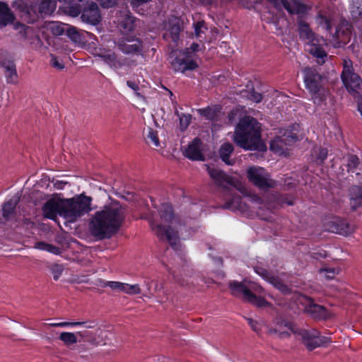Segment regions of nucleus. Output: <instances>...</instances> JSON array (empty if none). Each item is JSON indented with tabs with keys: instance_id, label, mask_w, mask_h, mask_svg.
Returning <instances> with one entry per match:
<instances>
[{
	"instance_id": "1",
	"label": "nucleus",
	"mask_w": 362,
	"mask_h": 362,
	"mask_svg": "<svg viewBox=\"0 0 362 362\" xmlns=\"http://www.w3.org/2000/svg\"><path fill=\"white\" fill-rule=\"evenodd\" d=\"M125 218V209L118 203L105 206L90 218L88 228L97 240L110 238L117 233Z\"/></svg>"
},
{
	"instance_id": "2",
	"label": "nucleus",
	"mask_w": 362,
	"mask_h": 362,
	"mask_svg": "<svg viewBox=\"0 0 362 362\" xmlns=\"http://www.w3.org/2000/svg\"><path fill=\"white\" fill-rule=\"evenodd\" d=\"M91 200V197L83 194L72 199H50L42 206L43 214L49 219H55L59 215L73 222L90 211Z\"/></svg>"
},
{
	"instance_id": "3",
	"label": "nucleus",
	"mask_w": 362,
	"mask_h": 362,
	"mask_svg": "<svg viewBox=\"0 0 362 362\" xmlns=\"http://www.w3.org/2000/svg\"><path fill=\"white\" fill-rule=\"evenodd\" d=\"M234 141L236 144L247 150H256L264 152L266 144L261 140L260 125L252 117L242 118L235 132Z\"/></svg>"
},
{
	"instance_id": "4",
	"label": "nucleus",
	"mask_w": 362,
	"mask_h": 362,
	"mask_svg": "<svg viewBox=\"0 0 362 362\" xmlns=\"http://www.w3.org/2000/svg\"><path fill=\"white\" fill-rule=\"evenodd\" d=\"M282 6L291 15H296V23L299 38L310 45L320 44V39L305 21L311 7L302 3L301 0H281Z\"/></svg>"
},
{
	"instance_id": "5",
	"label": "nucleus",
	"mask_w": 362,
	"mask_h": 362,
	"mask_svg": "<svg viewBox=\"0 0 362 362\" xmlns=\"http://www.w3.org/2000/svg\"><path fill=\"white\" fill-rule=\"evenodd\" d=\"M305 86L311 95L313 103L321 105L326 99L327 90L324 86V76L315 67L303 70Z\"/></svg>"
},
{
	"instance_id": "6",
	"label": "nucleus",
	"mask_w": 362,
	"mask_h": 362,
	"mask_svg": "<svg viewBox=\"0 0 362 362\" xmlns=\"http://www.w3.org/2000/svg\"><path fill=\"white\" fill-rule=\"evenodd\" d=\"M206 170L210 177L215 182L217 185L223 187V189L231 196L223 205V208L233 211H245L246 204L243 202L241 197L237 194H233L229 187H226V185L231 183V178L226 175L223 170L206 165Z\"/></svg>"
},
{
	"instance_id": "7",
	"label": "nucleus",
	"mask_w": 362,
	"mask_h": 362,
	"mask_svg": "<svg viewBox=\"0 0 362 362\" xmlns=\"http://www.w3.org/2000/svg\"><path fill=\"white\" fill-rule=\"evenodd\" d=\"M342 82L347 90L351 93H358L362 89V80L361 77L354 72L353 62L349 59L343 61V71L341 74Z\"/></svg>"
},
{
	"instance_id": "8",
	"label": "nucleus",
	"mask_w": 362,
	"mask_h": 362,
	"mask_svg": "<svg viewBox=\"0 0 362 362\" xmlns=\"http://www.w3.org/2000/svg\"><path fill=\"white\" fill-rule=\"evenodd\" d=\"M229 288L232 295L234 296H243L245 300L250 303L255 305L257 307H264L269 305V303L263 298L257 297L254 294L250 288H248L245 283L233 281L229 283Z\"/></svg>"
},
{
	"instance_id": "9",
	"label": "nucleus",
	"mask_w": 362,
	"mask_h": 362,
	"mask_svg": "<svg viewBox=\"0 0 362 362\" xmlns=\"http://www.w3.org/2000/svg\"><path fill=\"white\" fill-rule=\"evenodd\" d=\"M298 333L301 337L303 344L309 351L325 346L331 341L330 338L321 336L319 331L315 329H300Z\"/></svg>"
},
{
	"instance_id": "10",
	"label": "nucleus",
	"mask_w": 362,
	"mask_h": 362,
	"mask_svg": "<svg viewBox=\"0 0 362 362\" xmlns=\"http://www.w3.org/2000/svg\"><path fill=\"white\" fill-rule=\"evenodd\" d=\"M340 169L343 175L346 171L353 178L355 177L358 182H362V160L356 155L349 153L345 156L342 158Z\"/></svg>"
},
{
	"instance_id": "11",
	"label": "nucleus",
	"mask_w": 362,
	"mask_h": 362,
	"mask_svg": "<svg viewBox=\"0 0 362 362\" xmlns=\"http://www.w3.org/2000/svg\"><path fill=\"white\" fill-rule=\"evenodd\" d=\"M247 173L249 180L260 189L267 190L275 186V181L269 177L264 168L252 167Z\"/></svg>"
},
{
	"instance_id": "12",
	"label": "nucleus",
	"mask_w": 362,
	"mask_h": 362,
	"mask_svg": "<svg viewBox=\"0 0 362 362\" xmlns=\"http://www.w3.org/2000/svg\"><path fill=\"white\" fill-rule=\"evenodd\" d=\"M115 46L125 54H139L143 49L142 42L132 35H123L115 41Z\"/></svg>"
},
{
	"instance_id": "13",
	"label": "nucleus",
	"mask_w": 362,
	"mask_h": 362,
	"mask_svg": "<svg viewBox=\"0 0 362 362\" xmlns=\"http://www.w3.org/2000/svg\"><path fill=\"white\" fill-rule=\"evenodd\" d=\"M98 324L95 321H86V322H62L57 323H51L49 326L54 327H64L69 326H80L81 329L76 332L82 340L85 341H90L94 339L95 333L88 329H95Z\"/></svg>"
},
{
	"instance_id": "14",
	"label": "nucleus",
	"mask_w": 362,
	"mask_h": 362,
	"mask_svg": "<svg viewBox=\"0 0 362 362\" xmlns=\"http://www.w3.org/2000/svg\"><path fill=\"white\" fill-rule=\"evenodd\" d=\"M290 332H295L292 323L281 317H276L274 320V326L268 329L269 334L276 335L281 339L288 338L291 336Z\"/></svg>"
},
{
	"instance_id": "15",
	"label": "nucleus",
	"mask_w": 362,
	"mask_h": 362,
	"mask_svg": "<svg viewBox=\"0 0 362 362\" xmlns=\"http://www.w3.org/2000/svg\"><path fill=\"white\" fill-rule=\"evenodd\" d=\"M150 225L156 235L160 240L166 239L172 247H175L179 240L177 231L175 230L171 226H163L160 224H155L153 221H150Z\"/></svg>"
},
{
	"instance_id": "16",
	"label": "nucleus",
	"mask_w": 362,
	"mask_h": 362,
	"mask_svg": "<svg viewBox=\"0 0 362 362\" xmlns=\"http://www.w3.org/2000/svg\"><path fill=\"white\" fill-rule=\"evenodd\" d=\"M254 269L257 274L272 284L276 288L279 290L284 294H288L291 293V288L288 286V285L284 284L280 278L273 275L266 269L262 267H255Z\"/></svg>"
},
{
	"instance_id": "17",
	"label": "nucleus",
	"mask_w": 362,
	"mask_h": 362,
	"mask_svg": "<svg viewBox=\"0 0 362 362\" xmlns=\"http://www.w3.org/2000/svg\"><path fill=\"white\" fill-rule=\"evenodd\" d=\"M303 300L305 311L310 317L317 320H325L329 317V313L324 306L315 303L313 300L309 297L304 296Z\"/></svg>"
},
{
	"instance_id": "18",
	"label": "nucleus",
	"mask_w": 362,
	"mask_h": 362,
	"mask_svg": "<svg viewBox=\"0 0 362 362\" xmlns=\"http://www.w3.org/2000/svg\"><path fill=\"white\" fill-rule=\"evenodd\" d=\"M327 229L332 233L349 235L354 232L355 226L350 225L344 219L334 218L327 223Z\"/></svg>"
},
{
	"instance_id": "19",
	"label": "nucleus",
	"mask_w": 362,
	"mask_h": 362,
	"mask_svg": "<svg viewBox=\"0 0 362 362\" xmlns=\"http://www.w3.org/2000/svg\"><path fill=\"white\" fill-rule=\"evenodd\" d=\"M203 146L202 140L196 137L185 148L183 154L192 160H204V156L202 153Z\"/></svg>"
},
{
	"instance_id": "20",
	"label": "nucleus",
	"mask_w": 362,
	"mask_h": 362,
	"mask_svg": "<svg viewBox=\"0 0 362 362\" xmlns=\"http://www.w3.org/2000/svg\"><path fill=\"white\" fill-rule=\"evenodd\" d=\"M98 57L110 68L117 71L126 64V59L119 57L110 49L101 51L98 54Z\"/></svg>"
},
{
	"instance_id": "21",
	"label": "nucleus",
	"mask_w": 362,
	"mask_h": 362,
	"mask_svg": "<svg viewBox=\"0 0 362 362\" xmlns=\"http://www.w3.org/2000/svg\"><path fill=\"white\" fill-rule=\"evenodd\" d=\"M297 136L291 132L285 133L283 136H278L271 141L270 148L276 153L283 151L286 146L293 144Z\"/></svg>"
},
{
	"instance_id": "22",
	"label": "nucleus",
	"mask_w": 362,
	"mask_h": 362,
	"mask_svg": "<svg viewBox=\"0 0 362 362\" xmlns=\"http://www.w3.org/2000/svg\"><path fill=\"white\" fill-rule=\"evenodd\" d=\"M171 65L175 71L184 73L187 70H194L197 67L195 61L190 59H186V57H176L171 62Z\"/></svg>"
},
{
	"instance_id": "23",
	"label": "nucleus",
	"mask_w": 362,
	"mask_h": 362,
	"mask_svg": "<svg viewBox=\"0 0 362 362\" xmlns=\"http://www.w3.org/2000/svg\"><path fill=\"white\" fill-rule=\"evenodd\" d=\"M166 32L163 33V37L168 40L171 38L172 41L177 42L180 37V33L181 31L179 21L177 20L170 21L165 25Z\"/></svg>"
},
{
	"instance_id": "24",
	"label": "nucleus",
	"mask_w": 362,
	"mask_h": 362,
	"mask_svg": "<svg viewBox=\"0 0 362 362\" xmlns=\"http://www.w3.org/2000/svg\"><path fill=\"white\" fill-rule=\"evenodd\" d=\"M361 185H354L349 189L350 205L355 210L362 206V182Z\"/></svg>"
},
{
	"instance_id": "25",
	"label": "nucleus",
	"mask_w": 362,
	"mask_h": 362,
	"mask_svg": "<svg viewBox=\"0 0 362 362\" xmlns=\"http://www.w3.org/2000/svg\"><path fill=\"white\" fill-rule=\"evenodd\" d=\"M14 18V16L8 4L0 1V28L12 23Z\"/></svg>"
},
{
	"instance_id": "26",
	"label": "nucleus",
	"mask_w": 362,
	"mask_h": 362,
	"mask_svg": "<svg viewBox=\"0 0 362 362\" xmlns=\"http://www.w3.org/2000/svg\"><path fill=\"white\" fill-rule=\"evenodd\" d=\"M316 22L319 26L322 27L327 32L331 31L332 18L329 12L322 10L319 11L316 16Z\"/></svg>"
},
{
	"instance_id": "27",
	"label": "nucleus",
	"mask_w": 362,
	"mask_h": 362,
	"mask_svg": "<svg viewBox=\"0 0 362 362\" xmlns=\"http://www.w3.org/2000/svg\"><path fill=\"white\" fill-rule=\"evenodd\" d=\"M20 201V196L16 195L3 204V216L9 220L15 214V209Z\"/></svg>"
},
{
	"instance_id": "28",
	"label": "nucleus",
	"mask_w": 362,
	"mask_h": 362,
	"mask_svg": "<svg viewBox=\"0 0 362 362\" xmlns=\"http://www.w3.org/2000/svg\"><path fill=\"white\" fill-rule=\"evenodd\" d=\"M135 26L136 18L129 13H125L119 23L120 30L124 33L134 30Z\"/></svg>"
},
{
	"instance_id": "29",
	"label": "nucleus",
	"mask_w": 362,
	"mask_h": 362,
	"mask_svg": "<svg viewBox=\"0 0 362 362\" xmlns=\"http://www.w3.org/2000/svg\"><path fill=\"white\" fill-rule=\"evenodd\" d=\"M1 65L5 69V76L6 78L7 83H16L18 74L15 63L13 61H5Z\"/></svg>"
},
{
	"instance_id": "30",
	"label": "nucleus",
	"mask_w": 362,
	"mask_h": 362,
	"mask_svg": "<svg viewBox=\"0 0 362 362\" xmlns=\"http://www.w3.org/2000/svg\"><path fill=\"white\" fill-rule=\"evenodd\" d=\"M234 150L233 146L230 143H225L221 146L219 149V155L221 160L227 165H232L234 164L235 160L230 159V155Z\"/></svg>"
},
{
	"instance_id": "31",
	"label": "nucleus",
	"mask_w": 362,
	"mask_h": 362,
	"mask_svg": "<svg viewBox=\"0 0 362 362\" xmlns=\"http://www.w3.org/2000/svg\"><path fill=\"white\" fill-rule=\"evenodd\" d=\"M351 35V25L346 21H342L339 26L337 27L334 37L337 40L345 41Z\"/></svg>"
},
{
	"instance_id": "32",
	"label": "nucleus",
	"mask_w": 362,
	"mask_h": 362,
	"mask_svg": "<svg viewBox=\"0 0 362 362\" xmlns=\"http://www.w3.org/2000/svg\"><path fill=\"white\" fill-rule=\"evenodd\" d=\"M37 2H39L38 13L41 15H49L56 8L55 0H37Z\"/></svg>"
},
{
	"instance_id": "33",
	"label": "nucleus",
	"mask_w": 362,
	"mask_h": 362,
	"mask_svg": "<svg viewBox=\"0 0 362 362\" xmlns=\"http://www.w3.org/2000/svg\"><path fill=\"white\" fill-rule=\"evenodd\" d=\"M246 88L240 92L243 98H246L255 103H260L262 100V94L256 92L252 84H247Z\"/></svg>"
},
{
	"instance_id": "34",
	"label": "nucleus",
	"mask_w": 362,
	"mask_h": 362,
	"mask_svg": "<svg viewBox=\"0 0 362 362\" xmlns=\"http://www.w3.org/2000/svg\"><path fill=\"white\" fill-rule=\"evenodd\" d=\"M159 214L163 221L168 223L171 222L174 218L172 206L168 203H163L159 210Z\"/></svg>"
},
{
	"instance_id": "35",
	"label": "nucleus",
	"mask_w": 362,
	"mask_h": 362,
	"mask_svg": "<svg viewBox=\"0 0 362 362\" xmlns=\"http://www.w3.org/2000/svg\"><path fill=\"white\" fill-rule=\"evenodd\" d=\"M65 35L74 42L80 43L83 41V34L78 28L68 24Z\"/></svg>"
},
{
	"instance_id": "36",
	"label": "nucleus",
	"mask_w": 362,
	"mask_h": 362,
	"mask_svg": "<svg viewBox=\"0 0 362 362\" xmlns=\"http://www.w3.org/2000/svg\"><path fill=\"white\" fill-rule=\"evenodd\" d=\"M68 24L60 22H52L49 25V29L54 35L59 36L66 33Z\"/></svg>"
},
{
	"instance_id": "37",
	"label": "nucleus",
	"mask_w": 362,
	"mask_h": 362,
	"mask_svg": "<svg viewBox=\"0 0 362 362\" xmlns=\"http://www.w3.org/2000/svg\"><path fill=\"white\" fill-rule=\"evenodd\" d=\"M35 248L41 250H46L54 255H59L61 253V250L58 247L42 241L37 242L35 244Z\"/></svg>"
},
{
	"instance_id": "38",
	"label": "nucleus",
	"mask_w": 362,
	"mask_h": 362,
	"mask_svg": "<svg viewBox=\"0 0 362 362\" xmlns=\"http://www.w3.org/2000/svg\"><path fill=\"white\" fill-rule=\"evenodd\" d=\"M77 334L72 332H62L59 339L64 342L66 346H70L77 343Z\"/></svg>"
},
{
	"instance_id": "39",
	"label": "nucleus",
	"mask_w": 362,
	"mask_h": 362,
	"mask_svg": "<svg viewBox=\"0 0 362 362\" xmlns=\"http://www.w3.org/2000/svg\"><path fill=\"white\" fill-rule=\"evenodd\" d=\"M201 115L209 120H215L218 116V109L214 107H207L199 110Z\"/></svg>"
},
{
	"instance_id": "40",
	"label": "nucleus",
	"mask_w": 362,
	"mask_h": 362,
	"mask_svg": "<svg viewBox=\"0 0 362 362\" xmlns=\"http://www.w3.org/2000/svg\"><path fill=\"white\" fill-rule=\"evenodd\" d=\"M276 199L277 204L281 206L284 205L292 206L294 204V199L291 195L279 194L276 197Z\"/></svg>"
},
{
	"instance_id": "41",
	"label": "nucleus",
	"mask_w": 362,
	"mask_h": 362,
	"mask_svg": "<svg viewBox=\"0 0 362 362\" xmlns=\"http://www.w3.org/2000/svg\"><path fill=\"white\" fill-rule=\"evenodd\" d=\"M351 13L352 18L356 19L358 28L362 30V6H353Z\"/></svg>"
},
{
	"instance_id": "42",
	"label": "nucleus",
	"mask_w": 362,
	"mask_h": 362,
	"mask_svg": "<svg viewBox=\"0 0 362 362\" xmlns=\"http://www.w3.org/2000/svg\"><path fill=\"white\" fill-rule=\"evenodd\" d=\"M175 114L179 117L180 125L182 131H185L191 122L192 116L189 114H181L178 113V111H175Z\"/></svg>"
},
{
	"instance_id": "43",
	"label": "nucleus",
	"mask_w": 362,
	"mask_h": 362,
	"mask_svg": "<svg viewBox=\"0 0 362 362\" xmlns=\"http://www.w3.org/2000/svg\"><path fill=\"white\" fill-rule=\"evenodd\" d=\"M146 138L148 139V141H151L154 146L158 147L160 145L158 136L157 132L153 130L151 128H148V134L146 135Z\"/></svg>"
},
{
	"instance_id": "44",
	"label": "nucleus",
	"mask_w": 362,
	"mask_h": 362,
	"mask_svg": "<svg viewBox=\"0 0 362 362\" xmlns=\"http://www.w3.org/2000/svg\"><path fill=\"white\" fill-rule=\"evenodd\" d=\"M122 291L127 294L134 295L140 293L141 289L138 284L130 285L127 284H124V288L122 289Z\"/></svg>"
},
{
	"instance_id": "45",
	"label": "nucleus",
	"mask_w": 362,
	"mask_h": 362,
	"mask_svg": "<svg viewBox=\"0 0 362 362\" xmlns=\"http://www.w3.org/2000/svg\"><path fill=\"white\" fill-rule=\"evenodd\" d=\"M310 46L311 48L310 49V53L312 54L314 57L317 58H323L324 57L327 56L324 49L319 46V44Z\"/></svg>"
},
{
	"instance_id": "46",
	"label": "nucleus",
	"mask_w": 362,
	"mask_h": 362,
	"mask_svg": "<svg viewBox=\"0 0 362 362\" xmlns=\"http://www.w3.org/2000/svg\"><path fill=\"white\" fill-rule=\"evenodd\" d=\"M320 273H325V277L327 279H332L334 276L339 274V269L338 268H325L321 269Z\"/></svg>"
},
{
	"instance_id": "47",
	"label": "nucleus",
	"mask_w": 362,
	"mask_h": 362,
	"mask_svg": "<svg viewBox=\"0 0 362 362\" xmlns=\"http://www.w3.org/2000/svg\"><path fill=\"white\" fill-rule=\"evenodd\" d=\"M25 16V18L27 19L28 23H34L38 18V13L34 7L28 8Z\"/></svg>"
},
{
	"instance_id": "48",
	"label": "nucleus",
	"mask_w": 362,
	"mask_h": 362,
	"mask_svg": "<svg viewBox=\"0 0 362 362\" xmlns=\"http://www.w3.org/2000/svg\"><path fill=\"white\" fill-rule=\"evenodd\" d=\"M104 286H108L114 291H122V289L124 288V283H121V282H118V281H107L105 283Z\"/></svg>"
},
{
	"instance_id": "49",
	"label": "nucleus",
	"mask_w": 362,
	"mask_h": 362,
	"mask_svg": "<svg viewBox=\"0 0 362 362\" xmlns=\"http://www.w3.org/2000/svg\"><path fill=\"white\" fill-rule=\"evenodd\" d=\"M63 267L59 264H54L52 267L51 270L53 278L55 281L58 280L63 272Z\"/></svg>"
},
{
	"instance_id": "50",
	"label": "nucleus",
	"mask_w": 362,
	"mask_h": 362,
	"mask_svg": "<svg viewBox=\"0 0 362 362\" xmlns=\"http://www.w3.org/2000/svg\"><path fill=\"white\" fill-rule=\"evenodd\" d=\"M246 320L247 321L248 324L250 325V327L254 332L257 333L260 332L261 325L257 321H255L250 317H246Z\"/></svg>"
},
{
	"instance_id": "51",
	"label": "nucleus",
	"mask_w": 362,
	"mask_h": 362,
	"mask_svg": "<svg viewBox=\"0 0 362 362\" xmlns=\"http://www.w3.org/2000/svg\"><path fill=\"white\" fill-rule=\"evenodd\" d=\"M98 1L100 2V5L103 8H106L113 7L117 3L116 0H98Z\"/></svg>"
},
{
	"instance_id": "52",
	"label": "nucleus",
	"mask_w": 362,
	"mask_h": 362,
	"mask_svg": "<svg viewBox=\"0 0 362 362\" xmlns=\"http://www.w3.org/2000/svg\"><path fill=\"white\" fill-rule=\"evenodd\" d=\"M327 256V254L325 251H320V252H314L311 254V257L313 259H325Z\"/></svg>"
},
{
	"instance_id": "53",
	"label": "nucleus",
	"mask_w": 362,
	"mask_h": 362,
	"mask_svg": "<svg viewBox=\"0 0 362 362\" xmlns=\"http://www.w3.org/2000/svg\"><path fill=\"white\" fill-rule=\"evenodd\" d=\"M204 21H199L197 22L195 25H194V31H195V35H197V37H199L200 36V34L201 33H202V28L204 27Z\"/></svg>"
},
{
	"instance_id": "54",
	"label": "nucleus",
	"mask_w": 362,
	"mask_h": 362,
	"mask_svg": "<svg viewBox=\"0 0 362 362\" xmlns=\"http://www.w3.org/2000/svg\"><path fill=\"white\" fill-rule=\"evenodd\" d=\"M327 157V150L326 148H321L317 156V160L320 163H323Z\"/></svg>"
},
{
	"instance_id": "55",
	"label": "nucleus",
	"mask_w": 362,
	"mask_h": 362,
	"mask_svg": "<svg viewBox=\"0 0 362 362\" xmlns=\"http://www.w3.org/2000/svg\"><path fill=\"white\" fill-rule=\"evenodd\" d=\"M244 7L250 9L259 0H240Z\"/></svg>"
},
{
	"instance_id": "56",
	"label": "nucleus",
	"mask_w": 362,
	"mask_h": 362,
	"mask_svg": "<svg viewBox=\"0 0 362 362\" xmlns=\"http://www.w3.org/2000/svg\"><path fill=\"white\" fill-rule=\"evenodd\" d=\"M127 84L130 88H132V90H134L136 92V95L138 97H141V94L139 92H137L139 90V87L138 84H136L135 82H133L131 81H128L127 82Z\"/></svg>"
},
{
	"instance_id": "57",
	"label": "nucleus",
	"mask_w": 362,
	"mask_h": 362,
	"mask_svg": "<svg viewBox=\"0 0 362 362\" xmlns=\"http://www.w3.org/2000/svg\"><path fill=\"white\" fill-rule=\"evenodd\" d=\"M194 52L190 50L189 47L186 48L184 51L180 53L181 57H186V59H192V54Z\"/></svg>"
},
{
	"instance_id": "58",
	"label": "nucleus",
	"mask_w": 362,
	"mask_h": 362,
	"mask_svg": "<svg viewBox=\"0 0 362 362\" xmlns=\"http://www.w3.org/2000/svg\"><path fill=\"white\" fill-rule=\"evenodd\" d=\"M69 182L66 181L62 180H57L55 182H54V188L57 189H62L65 187V185H68Z\"/></svg>"
},
{
	"instance_id": "59",
	"label": "nucleus",
	"mask_w": 362,
	"mask_h": 362,
	"mask_svg": "<svg viewBox=\"0 0 362 362\" xmlns=\"http://www.w3.org/2000/svg\"><path fill=\"white\" fill-rule=\"evenodd\" d=\"M151 0H131L132 7H138L142 4H146Z\"/></svg>"
},
{
	"instance_id": "60",
	"label": "nucleus",
	"mask_w": 362,
	"mask_h": 362,
	"mask_svg": "<svg viewBox=\"0 0 362 362\" xmlns=\"http://www.w3.org/2000/svg\"><path fill=\"white\" fill-rule=\"evenodd\" d=\"M51 62L54 67L57 68L58 69H62L64 68V65L60 63L56 57H52Z\"/></svg>"
},
{
	"instance_id": "61",
	"label": "nucleus",
	"mask_w": 362,
	"mask_h": 362,
	"mask_svg": "<svg viewBox=\"0 0 362 362\" xmlns=\"http://www.w3.org/2000/svg\"><path fill=\"white\" fill-rule=\"evenodd\" d=\"M165 267L166 269H168V271L169 272L170 274H171L174 279V280L175 281V282L181 284V285H184V282L181 281V279L178 277L176 276V275L175 274L174 272L172 271V269L170 268H169L167 265H165Z\"/></svg>"
},
{
	"instance_id": "62",
	"label": "nucleus",
	"mask_w": 362,
	"mask_h": 362,
	"mask_svg": "<svg viewBox=\"0 0 362 362\" xmlns=\"http://www.w3.org/2000/svg\"><path fill=\"white\" fill-rule=\"evenodd\" d=\"M358 110L362 116V95H359L357 99Z\"/></svg>"
},
{
	"instance_id": "63",
	"label": "nucleus",
	"mask_w": 362,
	"mask_h": 362,
	"mask_svg": "<svg viewBox=\"0 0 362 362\" xmlns=\"http://www.w3.org/2000/svg\"><path fill=\"white\" fill-rule=\"evenodd\" d=\"M267 1L269 2H270L274 6V8L276 9L280 8V4L282 5L281 1H280V3H279V0H267Z\"/></svg>"
},
{
	"instance_id": "64",
	"label": "nucleus",
	"mask_w": 362,
	"mask_h": 362,
	"mask_svg": "<svg viewBox=\"0 0 362 362\" xmlns=\"http://www.w3.org/2000/svg\"><path fill=\"white\" fill-rule=\"evenodd\" d=\"M190 50L193 52L194 53L196 52H198L199 49V45L197 43H192L191 46L189 47Z\"/></svg>"
}]
</instances>
